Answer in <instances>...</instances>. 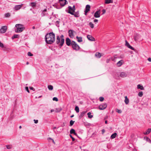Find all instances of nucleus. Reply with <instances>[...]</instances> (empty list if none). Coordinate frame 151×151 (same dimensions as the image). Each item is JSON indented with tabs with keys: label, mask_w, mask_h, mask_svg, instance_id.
<instances>
[{
	"label": "nucleus",
	"mask_w": 151,
	"mask_h": 151,
	"mask_svg": "<svg viewBox=\"0 0 151 151\" xmlns=\"http://www.w3.org/2000/svg\"><path fill=\"white\" fill-rule=\"evenodd\" d=\"M31 6L32 7H35L36 6V3L35 2H32L30 3Z\"/></svg>",
	"instance_id": "nucleus-32"
},
{
	"label": "nucleus",
	"mask_w": 151,
	"mask_h": 151,
	"mask_svg": "<svg viewBox=\"0 0 151 151\" xmlns=\"http://www.w3.org/2000/svg\"><path fill=\"white\" fill-rule=\"evenodd\" d=\"M68 33L70 37L71 38H73L74 37V34L76 33V32L70 29L69 30Z\"/></svg>",
	"instance_id": "nucleus-4"
},
{
	"label": "nucleus",
	"mask_w": 151,
	"mask_h": 151,
	"mask_svg": "<svg viewBox=\"0 0 151 151\" xmlns=\"http://www.w3.org/2000/svg\"><path fill=\"white\" fill-rule=\"evenodd\" d=\"M151 131V129L149 128V129H148L147 131V132H144V133L145 134H146V135L147 134H149L150 132Z\"/></svg>",
	"instance_id": "nucleus-24"
},
{
	"label": "nucleus",
	"mask_w": 151,
	"mask_h": 151,
	"mask_svg": "<svg viewBox=\"0 0 151 151\" xmlns=\"http://www.w3.org/2000/svg\"><path fill=\"white\" fill-rule=\"evenodd\" d=\"M0 47H4V45L3 43H1L0 42Z\"/></svg>",
	"instance_id": "nucleus-47"
},
{
	"label": "nucleus",
	"mask_w": 151,
	"mask_h": 151,
	"mask_svg": "<svg viewBox=\"0 0 151 151\" xmlns=\"http://www.w3.org/2000/svg\"><path fill=\"white\" fill-rule=\"evenodd\" d=\"M21 128H22V126H20L19 127V128L20 129Z\"/></svg>",
	"instance_id": "nucleus-61"
},
{
	"label": "nucleus",
	"mask_w": 151,
	"mask_h": 151,
	"mask_svg": "<svg viewBox=\"0 0 151 151\" xmlns=\"http://www.w3.org/2000/svg\"><path fill=\"white\" fill-rule=\"evenodd\" d=\"M43 12H46L47 11V9H45L43 10Z\"/></svg>",
	"instance_id": "nucleus-60"
},
{
	"label": "nucleus",
	"mask_w": 151,
	"mask_h": 151,
	"mask_svg": "<svg viewBox=\"0 0 151 151\" xmlns=\"http://www.w3.org/2000/svg\"><path fill=\"white\" fill-rule=\"evenodd\" d=\"M89 25L90 26V27L91 28H93L94 27V24H93V23L91 22H90L89 23Z\"/></svg>",
	"instance_id": "nucleus-37"
},
{
	"label": "nucleus",
	"mask_w": 151,
	"mask_h": 151,
	"mask_svg": "<svg viewBox=\"0 0 151 151\" xmlns=\"http://www.w3.org/2000/svg\"><path fill=\"white\" fill-rule=\"evenodd\" d=\"M48 88L50 90H52L53 89V87L51 85H49L48 86Z\"/></svg>",
	"instance_id": "nucleus-30"
},
{
	"label": "nucleus",
	"mask_w": 151,
	"mask_h": 151,
	"mask_svg": "<svg viewBox=\"0 0 151 151\" xmlns=\"http://www.w3.org/2000/svg\"><path fill=\"white\" fill-rule=\"evenodd\" d=\"M87 39L91 41H95V38L93 37L92 36L88 35L87 36Z\"/></svg>",
	"instance_id": "nucleus-14"
},
{
	"label": "nucleus",
	"mask_w": 151,
	"mask_h": 151,
	"mask_svg": "<svg viewBox=\"0 0 151 151\" xmlns=\"http://www.w3.org/2000/svg\"><path fill=\"white\" fill-rule=\"evenodd\" d=\"M56 128V127H54L53 128V129H55Z\"/></svg>",
	"instance_id": "nucleus-62"
},
{
	"label": "nucleus",
	"mask_w": 151,
	"mask_h": 151,
	"mask_svg": "<svg viewBox=\"0 0 151 151\" xmlns=\"http://www.w3.org/2000/svg\"><path fill=\"white\" fill-rule=\"evenodd\" d=\"M60 37L58 36H57L56 42V43L60 46Z\"/></svg>",
	"instance_id": "nucleus-15"
},
{
	"label": "nucleus",
	"mask_w": 151,
	"mask_h": 151,
	"mask_svg": "<svg viewBox=\"0 0 151 151\" xmlns=\"http://www.w3.org/2000/svg\"><path fill=\"white\" fill-rule=\"evenodd\" d=\"M90 6L89 5H87L86 6V9L85 11V14L86 15L87 13L90 11Z\"/></svg>",
	"instance_id": "nucleus-11"
},
{
	"label": "nucleus",
	"mask_w": 151,
	"mask_h": 151,
	"mask_svg": "<svg viewBox=\"0 0 151 151\" xmlns=\"http://www.w3.org/2000/svg\"><path fill=\"white\" fill-rule=\"evenodd\" d=\"M75 12V10H73L72 7L70 6L68 7V13L71 14H73V13Z\"/></svg>",
	"instance_id": "nucleus-9"
},
{
	"label": "nucleus",
	"mask_w": 151,
	"mask_h": 151,
	"mask_svg": "<svg viewBox=\"0 0 151 151\" xmlns=\"http://www.w3.org/2000/svg\"><path fill=\"white\" fill-rule=\"evenodd\" d=\"M116 135L117 133H114L111 135V138L112 139H114L115 138Z\"/></svg>",
	"instance_id": "nucleus-23"
},
{
	"label": "nucleus",
	"mask_w": 151,
	"mask_h": 151,
	"mask_svg": "<svg viewBox=\"0 0 151 151\" xmlns=\"http://www.w3.org/2000/svg\"><path fill=\"white\" fill-rule=\"evenodd\" d=\"M52 142L54 144H55V142H54V140H53V139H52Z\"/></svg>",
	"instance_id": "nucleus-58"
},
{
	"label": "nucleus",
	"mask_w": 151,
	"mask_h": 151,
	"mask_svg": "<svg viewBox=\"0 0 151 151\" xmlns=\"http://www.w3.org/2000/svg\"><path fill=\"white\" fill-rule=\"evenodd\" d=\"M25 90L27 91L29 93V91L28 89V87H25Z\"/></svg>",
	"instance_id": "nucleus-46"
},
{
	"label": "nucleus",
	"mask_w": 151,
	"mask_h": 151,
	"mask_svg": "<svg viewBox=\"0 0 151 151\" xmlns=\"http://www.w3.org/2000/svg\"><path fill=\"white\" fill-rule=\"evenodd\" d=\"M124 63V62L123 60H122L119 61L116 64L117 66L118 67H119L121 66L123 63Z\"/></svg>",
	"instance_id": "nucleus-18"
},
{
	"label": "nucleus",
	"mask_w": 151,
	"mask_h": 151,
	"mask_svg": "<svg viewBox=\"0 0 151 151\" xmlns=\"http://www.w3.org/2000/svg\"><path fill=\"white\" fill-rule=\"evenodd\" d=\"M34 121L35 122V124H37L38 122V120H37L34 119Z\"/></svg>",
	"instance_id": "nucleus-48"
},
{
	"label": "nucleus",
	"mask_w": 151,
	"mask_h": 151,
	"mask_svg": "<svg viewBox=\"0 0 151 151\" xmlns=\"http://www.w3.org/2000/svg\"><path fill=\"white\" fill-rule=\"evenodd\" d=\"M22 5H23V4H21L20 5H17L15 7V10H17L19 9H21V8L22 6Z\"/></svg>",
	"instance_id": "nucleus-17"
},
{
	"label": "nucleus",
	"mask_w": 151,
	"mask_h": 151,
	"mask_svg": "<svg viewBox=\"0 0 151 151\" xmlns=\"http://www.w3.org/2000/svg\"><path fill=\"white\" fill-rule=\"evenodd\" d=\"M71 44L74 50H78L80 49L79 46L77 44V43L74 41L71 42Z\"/></svg>",
	"instance_id": "nucleus-3"
},
{
	"label": "nucleus",
	"mask_w": 151,
	"mask_h": 151,
	"mask_svg": "<svg viewBox=\"0 0 151 151\" xmlns=\"http://www.w3.org/2000/svg\"><path fill=\"white\" fill-rule=\"evenodd\" d=\"M104 97H101L99 98V100L101 101H104Z\"/></svg>",
	"instance_id": "nucleus-41"
},
{
	"label": "nucleus",
	"mask_w": 151,
	"mask_h": 151,
	"mask_svg": "<svg viewBox=\"0 0 151 151\" xmlns=\"http://www.w3.org/2000/svg\"><path fill=\"white\" fill-rule=\"evenodd\" d=\"M105 123L106 124H107V120L105 121Z\"/></svg>",
	"instance_id": "nucleus-59"
},
{
	"label": "nucleus",
	"mask_w": 151,
	"mask_h": 151,
	"mask_svg": "<svg viewBox=\"0 0 151 151\" xmlns=\"http://www.w3.org/2000/svg\"><path fill=\"white\" fill-rule=\"evenodd\" d=\"M52 139L51 138H50V137H49V138H47V140H48V141H49V140H52Z\"/></svg>",
	"instance_id": "nucleus-53"
},
{
	"label": "nucleus",
	"mask_w": 151,
	"mask_h": 151,
	"mask_svg": "<svg viewBox=\"0 0 151 151\" xmlns=\"http://www.w3.org/2000/svg\"><path fill=\"white\" fill-rule=\"evenodd\" d=\"M72 8L73 9V10H74L75 11V6L74 5L73 6V7Z\"/></svg>",
	"instance_id": "nucleus-55"
},
{
	"label": "nucleus",
	"mask_w": 151,
	"mask_h": 151,
	"mask_svg": "<svg viewBox=\"0 0 151 151\" xmlns=\"http://www.w3.org/2000/svg\"><path fill=\"white\" fill-rule=\"evenodd\" d=\"M119 76L122 78H124L127 77V74L126 73L122 72L120 73Z\"/></svg>",
	"instance_id": "nucleus-8"
},
{
	"label": "nucleus",
	"mask_w": 151,
	"mask_h": 151,
	"mask_svg": "<svg viewBox=\"0 0 151 151\" xmlns=\"http://www.w3.org/2000/svg\"><path fill=\"white\" fill-rule=\"evenodd\" d=\"M72 15H74L75 17H79V14L77 13H75V14L73 13V14Z\"/></svg>",
	"instance_id": "nucleus-40"
},
{
	"label": "nucleus",
	"mask_w": 151,
	"mask_h": 151,
	"mask_svg": "<svg viewBox=\"0 0 151 151\" xmlns=\"http://www.w3.org/2000/svg\"><path fill=\"white\" fill-rule=\"evenodd\" d=\"M105 132V130L104 129H103L102 130V133L103 134Z\"/></svg>",
	"instance_id": "nucleus-50"
},
{
	"label": "nucleus",
	"mask_w": 151,
	"mask_h": 151,
	"mask_svg": "<svg viewBox=\"0 0 151 151\" xmlns=\"http://www.w3.org/2000/svg\"><path fill=\"white\" fill-rule=\"evenodd\" d=\"M62 110L61 108H56L55 110V111L56 113H58L60 112Z\"/></svg>",
	"instance_id": "nucleus-29"
},
{
	"label": "nucleus",
	"mask_w": 151,
	"mask_h": 151,
	"mask_svg": "<svg viewBox=\"0 0 151 151\" xmlns=\"http://www.w3.org/2000/svg\"><path fill=\"white\" fill-rule=\"evenodd\" d=\"M75 121H73V120H71L70 121V126H72L73 125Z\"/></svg>",
	"instance_id": "nucleus-39"
},
{
	"label": "nucleus",
	"mask_w": 151,
	"mask_h": 151,
	"mask_svg": "<svg viewBox=\"0 0 151 151\" xmlns=\"http://www.w3.org/2000/svg\"><path fill=\"white\" fill-rule=\"evenodd\" d=\"M125 100H124V102L125 103L127 104H128L129 102V100L127 98V96H125Z\"/></svg>",
	"instance_id": "nucleus-22"
},
{
	"label": "nucleus",
	"mask_w": 151,
	"mask_h": 151,
	"mask_svg": "<svg viewBox=\"0 0 151 151\" xmlns=\"http://www.w3.org/2000/svg\"><path fill=\"white\" fill-rule=\"evenodd\" d=\"M45 39L46 43L48 44L53 43L55 41V35L52 32L47 34L45 36Z\"/></svg>",
	"instance_id": "nucleus-1"
},
{
	"label": "nucleus",
	"mask_w": 151,
	"mask_h": 151,
	"mask_svg": "<svg viewBox=\"0 0 151 151\" xmlns=\"http://www.w3.org/2000/svg\"><path fill=\"white\" fill-rule=\"evenodd\" d=\"M100 10L96 11L94 13V16L96 18H99L100 17Z\"/></svg>",
	"instance_id": "nucleus-10"
},
{
	"label": "nucleus",
	"mask_w": 151,
	"mask_h": 151,
	"mask_svg": "<svg viewBox=\"0 0 151 151\" xmlns=\"http://www.w3.org/2000/svg\"><path fill=\"white\" fill-rule=\"evenodd\" d=\"M95 56L98 58H100L101 57V54L100 53H96Z\"/></svg>",
	"instance_id": "nucleus-31"
},
{
	"label": "nucleus",
	"mask_w": 151,
	"mask_h": 151,
	"mask_svg": "<svg viewBox=\"0 0 151 151\" xmlns=\"http://www.w3.org/2000/svg\"><path fill=\"white\" fill-rule=\"evenodd\" d=\"M60 5L62 6H64L67 4V1L66 0H59Z\"/></svg>",
	"instance_id": "nucleus-7"
},
{
	"label": "nucleus",
	"mask_w": 151,
	"mask_h": 151,
	"mask_svg": "<svg viewBox=\"0 0 151 151\" xmlns=\"http://www.w3.org/2000/svg\"><path fill=\"white\" fill-rule=\"evenodd\" d=\"M26 64L27 65H28L29 64V62H27L26 63Z\"/></svg>",
	"instance_id": "nucleus-63"
},
{
	"label": "nucleus",
	"mask_w": 151,
	"mask_h": 151,
	"mask_svg": "<svg viewBox=\"0 0 151 151\" xmlns=\"http://www.w3.org/2000/svg\"><path fill=\"white\" fill-rule=\"evenodd\" d=\"M140 36L139 35H137L135 36L134 37V39L135 41H137L138 39H139Z\"/></svg>",
	"instance_id": "nucleus-27"
},
{
	"label": "nucleus",
	"mask_w": 151,
	"mask_h": 151,
	"mask_svg": "<svg viewBox=\"0 0 151 151\" xmlns=\"http://www.w3.org/2000/svg\"><path fill=\"white\" fill-rule=\"evenodd\" d=\"M19 35H14L12 37V38L13 39L19 37Z\"/></svg>",
	"instance_id": "nucleus-36"
},
{
	"label": "nucleus",
	"mask_w": 151,
	"mask_h": 151,
	"mask_svg": "<svg viewBox=\"0 0 151 151\" xmlns=\"http://www.w3.org/2000/svg\"><path fill=\"white\" fill-rule=\"evenodd\" d=\"M116 111L119 113H121L122 112L121 110L118 109H116Z\"/></svg>",
	"instance_id": "nucleus-44"
},
{
	"label": "nucleus",
	"mask_w": 151,
	"mask_h": 151,
	"mask_svg": "<svg viewBox=\"0 0 151 151\" xmlns=\"http://www.w3.org/2000/svg\"><path fill=\"white\" fill-rule=\"evenodd\" d=\"M70 134H73L76 135H77V134L75 132V130L73 129H71L70 131Z\"/></svg>",
	"instance_id": "nucleus-21"
},
{
	"label": "nucleus",
	"mask_w": 151,
	"mask_h": 151,
	"mask_svg": "<svg viewBox=\"0 0 151 151\" xmlns=\"http://www.w3.org/2000/svg\"><path fill=\"white\" fill-rule=\"evenodd\" d=\"M52 99L53 101H58V99L57 97H54Z\"/></svg>",
	"instance_id": "nucleus-43"
},
{
	"label": "nucleus",
	"mask_w": 151,
	"mask_h": 151,
	"mask_svg": "<svg viewBox=\"0 0 151 151\" xmlns=\"http://www.w3.org/2000/svg\"><path fill=\"white\" fill-rule=\"evenodd\" d=\"M148 60L149 61V62H151V58H148Z\"/></svg>",
	"instance_id": "nucleus-52"
},
{
	"label": "nucleus",
	"mask_w": 151,
	"mask_h": 151,
	"mask_svg": "<svg viewBox=\"0 0 151 151\" xmlns=\"http://www.w3.org/2000/svg\"><path fill=\"white\" fill-rule=\"evenodd\" d=\"M107 106L106 103L102 104L99 106V109L100 110H104L105 109Z\"/></svg>",
	"instance_id": "nucleus-5"
},
{
	"label": "nucleus",
	"mask_w": 151,
	"mask_h": 151,
	"mask_svg": "<svg viewBox=\"0 0 151 151\" xmlns=\"http://www.w3.org/2000/svg\"><path fill=\"white\" fill-rule=\"evenodd\" d=\"M28 56H33V55L30 52H28L27 53Z\"/></svg>",
	"instance_id": "nucleus-42"
},
{
	"label": "nucleus",
	"mask_w": 151,
	"mask_h": 151,
	"mask_svg": "<svg viewBox=\"0 0 151 151\" xmlns=\"http://www.w3.org/2000/svg\"><path fill=\"white\" fill-rule=\"evenodd\" d=\"M6 147L7 148L9 149H11L12 148V146L10 145H6Z\"/></svg>",
	"instance_id": "nucleus-38"
},
{
	"label": "nucleus",
	"mask_w": 151,
	"mask_h": 151,
	"mask_svg": "<svg viewBox=\"0 0 151 151\" xmlns=\"http://www.w3.org/2000/svg\"><path fill=\"white\" fill-rule=\"evenodd\" d=\"M113 2V0H105V4H109Z\"/></svg>",
	"instance_id": "nucleus-19"
},
{
	"label": "nucleus",
	"mask_w": 151,
	"mask_h": 151,
	"mask_svg": "<svg viewBox=\"0 0 151 151\" xmlns=\"http://www.w3.org/2000/svg\"><path fill=\"white\" fill-rule=\"evenodd\" d=\"M76 38L78 39L77 41L78 42H81L82 41V38L81 37H78V36H77Z\"/></svg>",
	"instance_id": "nucleus-25"
},
{
	"label": "nucleus",
	"mask_w": 151,
	"mask_h": 151,
	"mask_svg": "<svg viewBox=\"0 0 151 151\" xmlns=\"http://www.w3.org/2000/svg\"><path fill=\"white\" fill-rule=\"evenodd\" d=\"M137 88L138 89H140L141 90H144V89L143 86L140 84H138L137 85Z\"/></svg>",
	"instance_id": "nucleus-20"
},
{
	"label": "nucleus",
	"mask_w": 151,
	"mask_h": 151,
	"mask_svg": "<svg viewBox=\"0 0 151 151\" xmlns=\"http://www.w3.org/2000/svg\"><path fill=\"white\" fill-rule=\"evenodd\" d=\"M110 60V59H107L106 60V62L107 63H108L109 62V61Z\"/></svg>",
	"instance_id": "nucleus-51"
},
{
	"label": "nucleus",
	"mask_w": 151,
	"mask_h": 151,
	"mask_svg": "<svg viewBox=\"0 0 151 151\" xmlns=\"http://www.w3.org/2000/svg\"><path fill=\"white\" fill-rule=\"evenodd\" d=\"M125 45L126 46H127L129 48L132 49L133 50H134V48H133L130 45L129 43L127 42V40L125 41Z\"/></svg>",
	"instance_id": "nucleus-13"
},
{
	"label": "nucleus",
	"mask_w": 151,
	"mask_h": 151,
	"mask_svg": "<svg viewBox=\"0 0 151 151\" xmlns=\"http://www.w3.org/2000/svg\"><path fill=\"white\" fill-rule=\"evenodd\" d=\"M55 110L54 109H51V112H52L54 111Z\"/></svg>",
	"instance_id": "nucleus-57"
},
{
	"label": "nucleus",
	"mask_w": 151,
	"mask_h": 151,
	"mask_svg": "<svg viewBox=\"0 0 151 151\" xmlns=\"http://www.w3.org/2000/svg\"><path fill=\"white\" fill-rule=\"evenodd\" d=\"M75 110L76 112L78 113L79 112V108L78 106H76L75 108Z\"/></svg>",
	"instance_id": "nucleus-33"
},
{
	"label": "nucleus",
	"mask_w": 151,
	"mask_h": 151,
	"mask_svg": "<svg viewBox=\"0 0 151 151\" xmlns=\"http://www.w3.org/2000/svg\"><path fill=\"white\" fill-rule=\"evenodd\" d=\"M66 43L67 45L69 46L71 44V41L68 38H67L66 39Z\"/></svg>",
	"instance_id": "nucleus-16"
},
{
	"label": "nucleus",
	"mask_w": 151,
	"mask_h": 151,
	"mask_svg": "<svg viewBox=\"0 0 151 151\" xmlns=\"http://www.w3.org/2000/svg\"><path fill=\"white\" fill-rule=\"evenodd\" d=\"M7 29V27L6 26H2L0 29V32L1 33H4Z\"/></svg>",
	"instance_id": "nucleus-6"
},
{
	"label": "nucleus",
	"mask_w": 151,
	"mask_h": 151,
	"mask_svg": "<svg viewBox=\"0 0 151 151\" xmlns=\"http://www.w3.org/2000/svg\"><path fill=\"white\" fill-rule=\"evenodd\" d=\"M70 137L72 138V141H74L75 140V139L70 134Z\"/></svg>",
	"instance_id": "nucleus-45"
},
{
	"label": "nucleus",
	"mask_w": 151,
	"mask_h": 151,
	"mask_svg": "<svg viewBox=\"0 0 151 151\" xmlns=\"http://www.w3.org/2000/svg\"><path fill=\"white\" fill-rule=\"evenodd\" d=\"M63 37L64 36L63 35H62L60 36V47L63 45L64 42V39L63 38Z\"/></svg>",
	"instance_id": "nucleus-12"
},
{
	"label": "nucleus",
	"mask_w": 151,
	"mask_h": 151,
	"mask_svg": "<svg viewBox=\"0 0 151 151\" xmlns=\"http://www.w3.org/2000/svg\"><path fill=\"white\" fill-rule=\"evenodd\" d=\"M10 16V14L9 13H7L5 14V17L6 18L9 17Z\"/></svg>",
	"instance_id": "nucleus-34"
},
{
	"label": "nucleus",
	"mask_w": 151,
	"mask_h": 151,
	"mask_svg": "<svg viewBox=\"0 0 151 151\" xmlns=\"http://www.w3.org/2000/svg\"><path fill=\"white\" fill-rule=\"evenodd\" d=\"M102 12H103V14H105L106 12V10L104 9H103V10H102Z\"/></svg>",
	"instance_id": "nucleus-49"
},
{
	"label": "nucleus",
	"mask_w": 151,
	"mask_h": 151,
	"mask_svg": "<svg viewBox=\"0 0 151 151\" xmlns=\"http://www.w3.org/2000/svg\"><path fill=\"white\" fill-rule=\"evenodd\" d=\"M15 27L17 29H15V31L16 32H21L23 31L25 29L24 27L21 24H16L15 25Z\"/></svg>",
	"instance_id": "nucleus-2"
},
{
	"label": "nucleus",
	"mask_w": 151,
	"mask_h": 151,
	"mask_svg": "<svg viewBox=\"0 0 151 151\" xmlns=\"http://www.w3.org/2000/svg\"><path fill=\"white\" fill-rule=\"evenodd\" d=\"M143 93L142 91H140L138 93V95L140 97H142V96Z\"/></svg>",
	"instance_id": "nucleus-35"
},
{
	"label": "nucleus",
	"mask_w": 151,
	"mask_h": 151,
	"mask_svg": "<svg viewBox=\"0 0 151 151\" xmlns=\"http://www.w3.org/2000/svg\"><path fill=\"white\" fill-rule=\"evenodd\" d=\"M91 113L90 112H89L87 114L88 117L89 118H91L93 117V116L91 115Z\"/></svg>",
	"instance_id": "nucleus-28"
},
{
	"label": "nucleus",
	"mask_w": 151,
	"mask_h": 151,
	"mask_svg": "<svg viewBox=\"0 0 151 151\" xmlns=\"http://www.w3.org/2000/svg\"><path fill=\"white\" fill-rule=\"evenodd\" d=\"M32 28L33 29H35V27L34 26H33V27H32Z\"/></svg>",
	"instance_id": "nucleus-64"
},
{
	"label": "nucleus",
	"mask_w": 151,
	"mask_h": 151,
	"mask_svg": "<svg viewBox=\"0 0 151 151\" xmlns=\"http://www.w3.org/2000/svg\"><path fill=\"white\" fill-rule=\"evenodd\" d=\"M94 22H97L98 21V20L97 19H95L94 20Z\"/></svg>",
	"instance_id": "nucleus-56"
},
{
	"label": "nucleus",
	"mask_w": 151,
	"mask_h": 151,
	"mask_svg": "<svg viewBox=\"0 0 151 151\" xmlns=\"http://www.w3.org/2000/svg\"><path fill=\"white\" fill-rule=\"evenodd\" d=\"M29 88L32 90H34V88L32 87H30Z\"/></svg>",
	"instance_id": "nucleus-54"
},
{
	"label": "nucleus",
	"mask_w": 151,
	"mask_h": 151,
	"mask_svg": "<svg viewBox=\"0 0 151 151\" xmlns=\"http://www.w3.org/2000/svg\"><path fill=\"white\" fill-rule=\"evenodd\" d=\"M86 111H83L81 113V114L79 116V117L80 118H82L85 114L86 113Z\"/></svg>",
	"instance_id": "nucleus-26"
}]
</instances>
